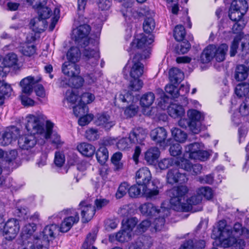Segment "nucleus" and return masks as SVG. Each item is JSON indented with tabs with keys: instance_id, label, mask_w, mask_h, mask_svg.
<instances>
[{
	"instance_id": "obj_1",
	"label": "nucleus",
	"mask_w": 249,
	"mask_h": 249,
	"mask_svg": "<svg viewBox=\"0 0 249 249\" xmlns=\"http://www.w3.org/2000/svg\"><path fill=\"white\" fill-rule=\"evenodd\" d=\"M44 120V116L42 114H29L26 116L25 127L31 134L19 138L18 144L20 148L28 150L34 148L37 143L35 134L38 135L43 139H49L54 124L48 120L45 125Z\"/></svg>"
},
{
	"instance_id": "obj_2",
	"label": "nucleus",
	"mask_w": 249,
	"mask_h": 249,
	"mask_svg": "<svg viewBox=\"0 0 249 249\" xmlns=\"http://www.w3.org/2000/svg\"><path fill=\"white\" fill-rule=\"evenodd\" d=\"M189 189L186 185L174 187L170 190V202L172 208L176 211L188 212L192 209L193 205L199 204L202 197L199 195L187 198Z\"/></svg>"
},
{
	"instance_id": "obj_3",
	"label": "nucleus",
	"mask_w": 249,
	"mask_h": 249,
	"mask_svg": "<svg viewBox=\"0 0 249 249\" xmlns=\"http://www.w3.org/2000/svg\"><path fill=\"white\" fill-rule=\"evenodd\" d=\"M230 231L232 232L221 241L222 246L224 248L232 247L235 249H244L246 246L245 241L240 237H235V236L243 235L246 239H249V230L243 227L241 223L236 222L232 229L230 227Z\"/></svg>"
},
{
	"instance_id": "obj_4",
	"label": "nucleus",
	"mask_w": 249,
	"mask_h": 249,
	"mask_svg": "<svg viewBox=\"0 0 249 249\" xmlns=\"http://www.w3.org/2000/svg\"><path fill=\"white\" fill-rule=\"evenodd\" d=\"M155 28V22L153 17L143 18L142 28L144 34H141V60L150 56L151 44L154 40L152 33Z\"/></svg>"
},
{
	"instance_id": "obj_5",
	"label": "nucleus",
	"mask_w": 249,
	"mask_h": 249,
	"mask_svg": "<svg viewBox=\"0 0 249 249\" xmlns=\"http://www.w3.org/2000/svg\"><path fill=\"white\" fill-rule=\"evenodd\" d=\"M130 76L131 78L129 86L130 98L132 96L133 103L139 101L140 102L139 94L135 93L136 92L139 93L140 89V57L139 55L134 56L133 58Z\"/></svg>"
},
{
	"instance_id": "obj_6",
	"label": "nucleus",
	"mask_w": 249,
	"mask_h": 249,
	"mask_svg": "<svg viewBox=\"0 0 249 249\" xmlns=\"http://www.w3.org/2000/svg\"><path fill=\"white\" fill-rule=\"evenodd\" d=\"M58 231V226L56 224L48 225L44 229L42 239L36 238V239L30 238L28 241H25L24 245L31 244L29 247L31 249H41L43 248L48 249L50 248V242L52 239L54 237V234Z\"/></svg>"
},
{
	"instance_id": "obj_7",
	"label": "nucleus",
	"mask_w": 249,
	"mask_h": 249,
	"mask_svg": "<svg viewBox=\"0 0 249 249\" xmlns=\"http://www.w3.org/2000/svg\"><path fill=\"white\" fill-rule=\"evenodd\" d=\"M228 49V46L226 44H222L218 47L213 44L209 45L202 53L200 61L202 63H206L215 58L217 61L222 62L225 58Z\"/></svg>"
},
{
	"instance_id": "obj_8",
	"label": "nucleus",
	"mask_w": 249,
	"mask_h": 249,
	"mask_svg": "<svg viewBox=\"0 0 249 249\" xmlns=\"http://www.w3.org/2000/svg\"><path fill=\"white\" fill-rule=\"evenodd\" d=\"M141 178H142L141 186L142 187L143 195L149 198L158 195V188L151 181V174L148 168L143 167L141 169Z\"/></svg>"
},
{
	"instance_id": "obj_9",
	"label": "nucleus",
	"mask_w": 249,
	"mask_h": 249,
	"mask_svg": "<svg viewBox=\"0 0 249 249\" xmlns=\"http://www.w3.org/2000/svg\"><path fill=\"white\" fill-rule=\"evenodd\" d=\"M90 27L88 24H83L73 29L72 32L71 37L79 46L82 47L83 45L88 44L93 40L88 38L90 32Z\"/></svg>"
},
{
	"instance_id": "obj_10",
	"label": "nucleus",
	"mask_w": 249,
	"mask_h": 249,
	"mask_svg": "<svg viewBox=\"0 0 249 249\" xmlns=\"http://www.w3.org/2000/svg\"><path fill=\"white\" fill-rule=\"evenodd\" d=\"M168 100L169 98L164 94L163 97L161 96L158 106L162 109H165L167 107L169 115L173 118L182 117L185 113V110L182 106L177 104H171L168 106Z\"/></svg>"
},
{
	"instance_id": "obj_11",
	"label": "nucleus",
	"mask_w": 249,
	"mask_h": 249,
	"mask_svg": "<svg viewBox=\"0 0 249 249\" xmlns=\"http://www.w3.org/2000/svg\"><path fill=\"white\" fill-rule=\"evenodd\" d=\"M187 113L190 121V130L194 134H198L200 131L201 123L204 119V114L194 109L188 110Z\"/></svg>"
},
{
	"instance_id": "obj_12",
	"label": "nucleus",
	"mask_w": 249,
	"mask_h": 249,
	"mask_svg": "<svg viewBox=\"0 0 249 249\" xmlns=\"http://www.w3.org/2000/svg\"><path fill=\"white\" fill-rule=\"evenodd\" d=\"M92 44L93 41L88 44L83 45L82 47L85 48L83 55L86 61L92 66H94L97 64L100 56L97 48Z\"/></svg>"
},
{
	"instance_id": "obj_13",
	"label": "nucleus",
	"mask_w": 249,
	"mask_h": 249,
	"mask_svg": "<svg viewBox=\"0 0 249 249\" xmlns=\"http://www.w3.org/2000/svg\"><path fill=\"white\" fill-rule=\"evenodd\" d=\"M68 212V213L72 214L65 218L62 221L59 230L62 232H67L70 230L74 224H76L79 220V213L73 209L63 211L61 213Z\"/></svg>"
},
{
	"instance_id": "obj_14",
	"label": "nucleus",
	"mask_w": 249,
	"mask_h": 249,
	"mask_svg": "<svg viewBox=\"0 0 249 249\" xmlns=\"http://www.w3.org/2000/svg\"><path fill=\"white\" fill-rule=\"evenodd\" d=\"M20 135V131L17 127L7 128L4 132L0 133V144L6 146L16 140Z\"/></svg>"
},
{
	"instance_id": "obj_15",
	"label": "nucleus",
	"mask_w": 249,
	"mask_h": 249,
	"mask_svg": "<svg viewBox=\"0 0 249 249\" xmlns=\"http://www.w3.org/2000/svg\"><path fill=\"white\" fill-rule=\"evenodd\" d=\"M19 229V221L15 218L10 219L4 223L2 235H8L10 239H12L17 235Z\"/></svg>"
},
{
	"instance_id": "obj_16",
	"label": "nucleus",
	"mask_w": 249,
	"mask_h": 249,
	"mask_svg": "<svg viewBox=\"0 0 249 249\" xmlns=\"http://www.w3.org/2000/svg\"><path fill=\"white\" fill-rule=\"evenodd\" d=\"M95 124L106 130H108L115 124V122L108 113L103 112L96 115Z\"/></svg>"
},
{
	"instance_id": "obj_17",
	"label": "nucleus",
	"mask_w": 249,
	"mask_h": 249,
	"mask_svg": "<svg viewBox=\"0 0 249 249\" xmlns=\"http://www.w3.org/2000/svg\"><path fill=\"white\" fill-rule=\"evenodd\" d=\"M166 179L167 182L171 184L177 182L184 183L188 180L186 174L180 173L177 169L169 170L167 174Z\"/></svg>"
},
{
	"instance_id": "obj_18",
	"label": "nucleus",
	"mask_w": 249,
	"mask_h": 249,
	"mask_svg": "<svg viewBox=\"0 0 249 249\" xmlns=\"http://www.w3.org/2000/svg\"><path fill=\"white\" fill-rule=\"evenodd\" d=\"M79 207L81 210V213L83 222H88L90 221L95 213L96 209L94 207L85 201L80 202Z\"/></svg>"
},
{
	"instance_id": "obj_19",
	"label": "nucleus",
	"mask_w": 249,
	"mask_h": 249,
	"mask_svg": "<svg viewBox=\"0 0 249 249\" xmlns=\"http://www.w3.org/2000/svg\"><path fill=\"white\" fill-rule=\"evenodd\" d=\"M150 136L153 141L160 146L165 144V140L167 136V131L162 127H159L152 130Z\"/></svg>"
},
{
	"instance_id": "obj_20",
	"label": "nucleus",
	"mask_w": 249,
	"mask_h": 249,
	"mask_svg": "<svg viewBox=\"0 0 249 249\" xmlns=\"http://www.w3.org/2000/svg\"><path fill=\"white\" fill-rule=\"evenodd\" d=\"M155 98L154 94L151 92H147L141 97V107L143 108L142 109L143 114L151 115V109L149 107L154 102Z\"/></svg>"
},
{
	"instance_id": "obj_21",
	"label": "nucleus",
	"mask_w": 249,
	"mask_h": 249,
	"mask_svg": "<svg viewBox=\"0 0 249 249\" xmlns=\"http://www.w3.org/2000/svg\"><path fill=\"white\" fill-rule=\"evenodd\" d=\"M180 168L190 172L193 175H197L201 173L202 166L199 164L193 165L188 160L181 158Z\"/></svg>"
},
{
	"instance_id": "obj_22",
	"label": "nucleus",
	"mask_w": 249,
	"mask_h": 249,
	"mask_svg": "<svg viewBox=\"0 0 249 249\" xmlns=\"http://www.w3.org/2000/svg\"><path fill=\"white\" fill-rule=\"evenodd\" d=\"M36 230V225L34 223H28L25 225L22 230V238L23 239L22 244L24 246L22 249H31L29 247V246L31 244L28 245H24V242L25 241H28L30 238L31 239H35V238H32L31 237V235L35 232Z\"/></svg>"
},
{
	"instance_id": "obj_23",
	"label": "nucleus",
	"mask_w": 249,
	"mask_h": 249,
	"mask_svg": "<svg viewBox=\"0 0 249 249\" xmlns=\"http://www.w3.org/2000/svg\"><path fill=\"white\" fill-rule=\"evenodd\" d=\"M63 73L70 77L77 76L80 73V68L75 63L70 61L65 62L62 65Z\"/></svg>"
},
{
	"instance_id": "obj_24",
	"label": "nucleus",
	"mask_w": 249,
	"mask_h": 249,
	"mask_svg": "<svg viewBox=\"0 0 249 249\" xmlns=\"http://www.w3.org/2000/svg\"><path fill=\"white\" fill-rule=\"evenodd\" d=\"M132 236V232L130 231L129 230L124 229L122 226L121 230L118 231L115 236L114 235H110L109 236V239L112 241L114 237L116 239L120 242H128L131 239Z\"/></svg>"
},
{
	"instance_id": "obj_25",
	"label": "nucleus",
	"mask_w": 249,
	"mask_h": 249,
	"mask_svg": "<svg viewBox=\"0 0 249 249\" xmlns=\"http://www.w3.org/2000/svg\"><path fill=\"white\" fill-rule=\"evenodd\" d=\"M35 84V79L32 76L23 78L20 82L23 93L29 95L33 91Z\"/></svg>"
},
{
	"instance_id": "obj_26",
	"label": "nucleus",
	"mask_w": 249,
	"mask_h": 249,
	"mask_svg": "<svg viewBox=\"0 0 249 249\" xmlns=\"http://www.w3.org/2000/svg\"><path fill=\"white\" fill-rule=\"evenodd\" d=\"M47 26L46 20L38 17L31 19L30 22V27L32 30L36 33H41L44 30Z\"/></svg>"
},
{
	"instance_id": "obj_27",
	"label": "nucleus",
	"mask_w": 249,
	"mask_h": 249,
	"mask_svg": "<svg viewBox=\"0 0 249 249\" xmlns=\"http://www.w3.org/2000/svg\"><path fill=\"white\" fill-rule=\"evenodd\" d=\"M180 162L181 158H164L159 162L158 166L161 170L166 169L172 166H176L180 168Z\"/></svg>"
},
{
	"instance_id": "obj_28",
	"label": "nucleus",
	"mask_w": 249,
	"mask_h": 249,
	"mask_svg": "<svg viewBox=\"0 0 249 249\" xmlns=\"http://www.w3.org/2000/svg\"><path fill=\"white\" fill-rule=\"evenodd\" d=\"M160 152L158 148L151 147L145 153L144 159L150 164H154L160 157Z\"/></svg>"
},
{
	"instance_id": "obj_29",
	"label": "nucleus",
	"mask_w": 249,
	"mask_h": 249,
	"mask_svg": "<svg viewBox=\"0 0 249 249\" xmlns=\"http://www.w3.org/2000/svg\"><path fill=\"white\" fill-rule=\"evenodd\" d=\"M205 247L206 242L203 240H197L194 243L192 240H189L182 244L179 249H203Z\"/></svg>"
},
{
	"instance_id": "obj_30",
	"label": "nucleus",
	"mask_w": 249,
	"mask_h": 249,
	"mask_svg": "<svg viewBox=\"0 0 249 249\" xmlns=\"http://www.w3.org/2000/svg\"><path fill=\"white\" fill-rule=\"evenodd\" d=\"M77 149L83 155L88 157H92L95 151L94 146L86 142H83L78 144Z\"/></svg>"
},
{
	"instance_id": "obj_31",
	"label": "nucleus",
	"mask_w": 249,
	"mask_h": 249,
	"mask_svg": "<svg viewBox=\"0 0 249 249\" xmlns=\"http://www.w3.org/2000/svg\"><path fill=\"white\" fill-rule=\"evenodd\" d=\"M249 72V65L247 67H245L244 65H239L236 68L234 77L237 81H242L248 77Z\"/></svg>"
},
{
	"instance_id": "obj_32",
	"label": "nucleus",
	"mask_w": 249,
	"mask_h": 249,
	"mask_svg": "<svg viewBox=\"0 0 249 249\" xmlns=\"http://www.w3.org/2000/svg\"><path fill=\"white\" fill-rule=\"evenodd\" d=\"M217 229L219 232V237L222 241L227 238L229 234L232 232L230 231V227L227 224L225 220H220L218 223Z\"/></svg>"
},
{
	"instance_id": "obj_33",
	"label": "nucleus",
	"mask_w": 249,
	"mask_h": 249,
	"mask_svg": "<svg viewBox=\"0 0 249 249\" xmlns=\"http://www.w3.org/2000/svg\"><path fill=\"white\" fill-rule=\"evenodd\" d=\"M140 178V170H138L136 173L135 179L136 184L133 185L128 190L129 196L132 198H137L140 194V185L139 179Z\"/></svg>"
},
{
	"instance_id": "obj_34",
	"label": "nucleus",
	"mask_w": 249,
	"mask_h": 249,
	"mask_svg": "<svg viewBox=\"0 0 249 249\" xmlns=\"http://www.w3.org/2000/svg\"><path fill=\"white\" fill-rule=\"evenodd\" d=\"M169 74L170 81L174 84L180 83L184 78L183 72L178 68L170 69Z\"/></svg>"
},
{
	"instance_id": "obj_35",
	"label": "nucleus",
	"mask_w": 249,
	"mask_h": 249,
	"mask_svg": "<svg viewBox=\"0 0 249 249\" xmlns=\"http://www.w3.org/2000/svg\"><path fill=\"white\" fill-rule=\"evenodd\" d=\"M232 10L240 11L245 14L248 10V4L246 0H234L231 3Z\"/></svg>"
},
{
	"instance_id": "obj_36",
	"label": "nucleus",
	"mask_w": 249,
	"mask_h": 249,
	"mask_svg": "<svg viewBox=\"0 0 249 249\" xmlns=\"http://www.w3.org/2000/svg\"><path fill=\"white\" fill-rule=\"evenodd\" d=\"M96 159L101 165H103L108 159V152L107 148L102 146L99 147L96 153Z\"/></svg>"
},
{
	"instance_id": "obj_37",
	"label": "nucleus",
	"mask_w": 249,
	"mask_h": 249,
	"mask_svg": "<svg viewBox=\"0 0 249 249\" xmlns=\"http://www.w3.org/2000/svg\"><path fill=\"white\" fill-rule=\"evenodd\" d=\"M171 131L172 136L176 141L179 142H184L186 141L187 134L184 131L177 127L172 128Z\"/></svg>"
},
{
	"instance_id": "obj_38",
	"label": "nucleus",
	"mask_w": 249,
	"mask_h": 249,
	"mask_svg": "<svg viewBox=\"0 0 249 249\" xmlns=\"http://www.w3.org/2000/svg\"><path fill=\"white\" fill-rule=\"evenodd\" d=\"M130 54L135 53L136 55H139L140 57L139 54L140 50V36L139 35H136L132 42L130 43V47L127 50Z\"/></svg>"
},
{
	"instance_id": "obj_39",
	"label": "nucleus",
	"mask_w": 249,
	"mask_h": 249,
	"mask_svg": "<svg viewBox=\"0 0 249 249\" xmlns=\"http://www.w3.org/2000/svg\"><path fill=\"white\" fill-rule=\"evenodd\" d=\"M81 56V53L78 48L72 47L67 53V57L69 61L75 63L79 61Z\"/></svg>"
},
{
	"instance_id": "obj_40",
	"label": "nucleus",
	"mask_w": 249,
	"mask_h": 249,
	"mask_svg": "<svg viewBox=\"0 0 249 249\" xmlns=\"http://www.w3.org/2000/svg\"><path fill=\"white\" fill-rule=\"evenodd\" d=\"M200 148V144L198 142L190 143L185 147V152L189 154V158L194 159L197 152Z\"/></svg>"
},
{
	"instance_id": "obj_41",
	"label": "nucleus",
	"mask_w": 249,
	"mask_h": 249,
	"mask_svg": "<svg viewBox=\"0 0 249 249\" xmlns=\"http://www.w3.org/2000/svg\"><path fill=\"white\" fill-rule=\"evenodd\" d=\"M235 92L239 97L248 95L249 94V83H242L239 84L235 88Z\"/></svg>"
},
{
	"instance_id": "obj_42",
	"label": "nucleus",
	"mask_w": 249,
	"mask_h": 249,
	"mask_svg": "<svg viewBox=\"0 0 249 249\" xmlns=\"http://www.w3.org/2000/svg\"><path fill=\"white\" fill-rule=\"evenodd\" d=\"M159 212L152 203H145L141 206V213L146 215H153Z\"/></svg>"
},
{
	"instance_id": "obj_43",
	"label": "nucleus",
	"mask_w": 249,
	"mask_h": 249,
	"mask_svg": "<svg viewBox=\"0 0 249 249\" xmlns=\"http://www.w3.org/2000/svg\"><path fill=\"white\" fill-rule=\"evenodd\" d=\"M96 236L94 233H89L82 245V249H97L94 245Z\"/></svg>"
},
{
	"instance_id": "obj_44",
	"label": "nucleus",
	"mask_w": 249,
	"mask_h": 249,
	"mask_svg": "<svg viewBox=\"0 0 249 249\" xmlns=\"http://www.w3.org/2000/svg\"><path fill=\"white\" fill-rule=\"evenodd\" d=\"M196 192L197 195L201 197L203 196L208 200L212 198L213 197V191L210 187H201L197 189Z\"/></svg>"
},
{
	"instance_id": "obj_45",
	"label": "nucleus",
	"mask_w": 249,
	"mask_h": 249,
	"mask_svg": "<svg viewBox=\"0 0 249 249\" xmlns=\"http://www.w3.org/2000/svg\"><path fill=\"white\" fill-rule=\"evenodd\" d=\"M100 136V133L96 128H89L85 132V137L89 141H94L98 140Z\"/></svg>"
},
{
	"instance_id": "obj_46",
	"label": "nucleus",
	"mask_w": 249,
	"mask_h": 249,
	"mask_svg": "<svg viewBox=\"0 0 249 249\" xmlns=\"http://www.w3.org/2000/svg\"><path fill=\"white\" fill-rule=\"evenodd\" d=\"M138 222V220L136 217H131L125 221L123 220L122 221V226L124 229L129 230L130 231L132 232L133 229L135 227Z\"/></svg>"
},
{
	"instance_id": "obj_47",
	"label": "nucleus",
	"mask_w": 249,
	"mask_h": 249,
	"mask_svg": "<svg viewBox=\"0 0 249 249\" xmlns=\"http://www.w3.org/2000/svg\"><path fill=\"white\" fill-rule=\"evenodd\" d=\"M186 35L185 28L181 25H177L174 29V36L176 40L178 41L182 40Z\"/></svg>"
},
{
	"instance_id": "obj_48",
	"label": "nucleus",
	"mask_w": 249,
	"mask_h": 249,
	"mask_svg": "<svg viewBox=\"0 0 249 249\" xmlns=\"http://www.w3.org/2000/svg\"><path fill=\"white\" fill-rule=\"evenodd\" d=\"M18 62L17 55L14 53H9L3 60V65L11 67L16 65Z\"/></svg>"
},
{
	"instance_id": "obj_49",
	"label": "nucleus",
	"mask_w": 249,
	"mask_h": 249,
	"mask_svg": "<svg viewBox=\"0 0 249 249\" xmlns=\"http://www.w3.org/2000/svg\"><path fill=\"white\" fill-rule=\"evenodd\" d=\"M122 158V154L121 152H117L114 153L111 157V162L115 166V169L117 170L123 168V164L120 161Z\"/></svg>"
},
{
	"instance_id": "obj_50",
	"label": "nucleus",
	"mask_w": 249,
	"mask_h": 249,
	"mask_svg": "<svg viewBox=\"0 0 249 249\" xmlns=\"http://www.w3.org/2000/svg\"><path fill=\"white\" fill-rule=\"evenodd\" d=\"M73 111L76 117L84 115L88 111L87 105L79 103L78 105L73 107Z\"/></svg>"
},
{
	"instance_id": "obj_51",
	"label": "nucleus",
	"mask_w": 249,
	"mask_h": 249,
	"mask_svg": "<svg viewBox=\"0 0 249 249\" xmlns=\"http://www.w3.org/2000/svg\"><path fill=\"white\" fill-rule=\"evenodd\" d=\"M37 9L38 16L45 20L49 18L52 14L51 9L47 6H42Z\"/></svg>"
},
{
	"instance_id": "obj_52",
	"label": "nucleus",
	"mask_w": 249,
	"mask_h": 249,
	"mask_svg": "<svg viewBox=\"0 0 249 249\" xmlns=\"http://www.w3.org/2000/svg\"><path fill=\"white\" fill-rule=\"evenodd\" d=\"M239 40L241 41L240 49L243 52V54H246L249 51V35L240 37Z\"/></svg>"
},
{
	"instance_id": "obj_53",
	"label": "nucleus",
	"mask_w": 249,
	"mask_h": 249,
	"mask_svg": "<svg viewBox=\"0 0 249 249\" xmlns=\"http://www.w3.org/2000/svg\"><path fill=\"white\" fill-rule=\"evenodd\" d=\"M191 45L188 41H184L180 42L176 47L177 52L179 53H187L190 49Z\"/></svg>"
},
{
	"instance_id": "obj_54",
	"label": "nucleus",
	"mask_w": 249,
	"mask_h": 249,
	"mask_svg": "<svg viewBox=\"0 0 249 249\" xmlns=\"http://www.w3.org/2000/svg\"><path fill=\"white\" fill-rule=\"evenodd\" d=\"M0 91L2 92L3 97L5 98V96L9 97L11 95L12 89L10 85L7 84L3 81H0Z\"/></svg>"
},
{
	"instance_id": "obj_55",
	"label": "nucleus",
	"mask_w": 249,
	"mask_h": 249,
	"mask_svg": "<svg viewBox=\"0 0 249 249\" xmlns=\"http://www.w3.org/2000/svg\"><path fill=\"white\" fill-rule=\"evenodd\" d=\"M95 99V96L93 94L89 92L83 93L80 97L79 103L83 105H86L93 102Z\"/></svg>"
},
{
	"instance_id": "obj_56",
	"label": "nucleus",
	"mask_w": 249,
	"mask_h": 249,
	"mask_svg": "<svg viewBox=\"0 0 249 249\" xmlns=\"http://www.w3.org/2000/svg\"><path fill=\"white\" fill-rule=\"evenodd\" d=\"M69 82L71 84V86L74 88L77 89L83 85L84 79L82 77L79 76L78 75L77 76L71 77V79L69 80Z\"/></svg>"
},
{
	"instance_id": "obj_57",
	"label": "nucleus",
	"mask_w": 249,
	"mask_h": 249,
	"mask_svg": "<svg viewBox=\"0 0 249 249\" xmlns=\"http://www.w3.org/2000/svg\"><path fill=\"white\" fill-rule=\"evenodd\" d=\"M165 91L169 93L172 98L175 99L179 96L178 89L173 84H169L165 88Z\"/></svg>"
},
{
	"instance_id": "obj_58",
	"label": "nucleus",
	"mask_w": 249,
	"mask_h": 249,
	"mask_svg": "<svg viewBox=\"0 0 249 249\" xmlns=\"http://www.w3.org/2000/svg\"><path fill=\"white\" fill-rule=\"evenodd\" d=\"M21 53L24 55L31 56L36 53L35 46L34 45L25 44L22 48Z\"/></svg>"
},
{
	"instance_id": "obj_59",
	"label": "nucleus",
	"mask_w": 249,
	"mask_h": 249,
	"mask_svg": "<svg viewBox=\"0 0 249 249\" xmlns=\"http://www.w3.org/2000/svg\"><path fill=\"white\" fill-rule=\"evenodd\" d=\"M129 185L126 182L122 183L116 193V196L117 198H121L123 197L126 193V191L128 189Z\"/></svg>"
},
{
	"instance_id": "obj_60",
	"label": "nucleus",
	"mask_w": 249,
	"mask_h": 249,
	"mask_svg": "<svg viewBox=\"0 0 249 249\" xmlns=\"http://www.w3.org/2000/svg\"><path fill=\"white\" fill-rule=\"evenodd\" d=\"M244 15V14H243L240 11L232 10L231 7H230L229 17L231 20L234 21H240V20L242 18Z\"/></svg>"
},
{
	"instance_id": "obj_61",
	"label": "nucleus",
	"mask_w": 249,
	"mask_h": 249,
	"mask_svg": "<svg viewBox=\"0 0 249 249\" xmlns=\"http://www.w3.org/2000/svg\"><path fill=\"white\" fill-rule=\"evenodd\" d=\"M169 152L171 156L176 157L181 155L182 147L179 143H174L171 145Z\"/></svg>"
},
{
	"instance_id": "obj_62",
	"label": "nucleus",
	"mask_w": 249,
	"mask_h": 249,
	"mask_svg": "<svg viewBox=\"0 0 249 249\" xmlns=\"http://www.w3.org/2000/svg\"><path fill=\"white\" fill-rule=\"evenodd\" d=\"M154 13L148 6H146L145 4L141 5V17L144 18L148 17H154Z\"/></svg>"
},
{
	"instance_id": "obj_63",
	"label": "nucleus",
	"mask_w": 249,
	"mask_h": 249,
	"mask_svg": "<svg viewBox=\"0 0 249 249\" xmlns=\"http://www.w3.org/2000/svg\"><path fill=\"white\" fill-rule=\"evenodd\" d=\"M54 161L57 166L61 167L65 162L64 154L60 152H56Z\"/></svg>"
},
{
	"instance_id": "obj_64",
	"label": "nucleus",
	"mask_w": 249,
	"mask_h": 249,
	"mask_svg": "<svg viewBox=\"0 0 249 249\" xmlns=\"http://www.w3.org/2000/svg\"><path fill=\"white\" fill-rule=\"evenodd\" d=\"M239 112L240 114L243 116H246L249 115V105L246 99L240 106Z\"/></svg>"
}]
</instances>
